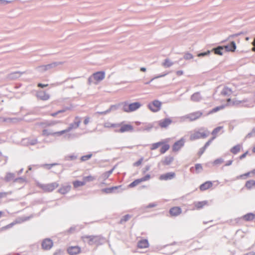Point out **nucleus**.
<instances>
[{
    "label": "nucleus",
    "instance_id": "1",
    "mask_svg": "<svg viewBox=\"0 0 255 255\" xmlns=\"http://www.w3.org/2000/svg\"><path fill=\"white\" fill-rule=\"evenodd\" d=\"M84 242H87L90 246L95 245L97 246L103 245L106 242V239L101 235H86L82 237Z\"/></svg>",
    "mask_w": 255,
    "mask_h": 255
},
{
    "label": "nucleus",
    "instance_id": "2",
    "mask_svg": "<svg viewBox=\"0 0 255 255\" xmlns=\"http://www.w3.org/2000/svg\"><path fill=\"white\" fill-rule=\"evenodd\" d=\"M141 106L140 102H135L132 103H128L125 102L123 103V110L127 113H130L138 109Z\"/></svg>",
    "mask_w": 255,
    "mask_h": 255
},
{
    "label": "nucleus",
    "instance_id": "3",
    "mask_svg": "<svg viewBox=\"0 0 255 255\" xmlns=\"http://www.w3.org/2000/svg\"><path fill=\"white\" fill-rule=\"evenodd\" d=\"M105 77V73L104 71H101L96 72L92 74L88 78V82L89 84L92 83L96 84V82H100L103 80Z\"/></svg>",
    "mask_w": 255,
    "mask_h": 255
},
{
    "label": "nucleus",
    "instance_id": "4",
    "mask_svg": "<svg viewBox=\"0 0 255 255\" xmlns=\"http://www.w3.org/2000/svg\"><path fill=\"white\" fill-rule=\"evenodd\" d=\"M61 64L62 63L60 62H54L47 65H43L37 66L36 68V70L39 72L44 73L46 71H49L55 68L56 66Z\"/></svg>",
    "mask_w": 255,
    "mask_h": 255
},
{
    "label": "nucleus",
    "instance_id": "5",
    "mask_svg": "<svg viewBox=\"0 0 255 255\" xmlns=\"http://www.w3.org/2000/svg\"><path fill=\"white\" fill-rule=\"evenodd\" d=\"M161 104L162 103L160 101L155 100L148 103L147 107L151 111L155 113L160 110Z\"/></svg>",
    "mask_w": 255,
    "mask_h": 255
},
{
    "label": "nucleus",
    "instance_id": "6",
    "mask_svg": "<svg viewBox=\"0 0 255 255\" xmlns=\"http://www.w3.org/2000/svg\"><path fill=\"white\" fill-rule=\"evenodd\" d=\"M59 186L56 182L49 184H41L39 187L45 192H51Z\"/></svg>",
    "mask_w": 255,
    "mask_h": 255
},
{
    "label": "nucleus",
    "instance_id": "7",
    "mask_svg": "<svg viewBox=\"0 0 255 255\" xmlns=\"http://www.w3.org/2000/svg\"><path fill=\"white\" fill-rule=\"evenodd\" d=\"M185 142V138L182 137L179 140L174 142L172 147L173 151L176 152L179 151L184 145Z\"/></svg>",
    "mask_w": 255,
    "mask_h": 255
},
{
    "label": "nucleus",
    "instance_id": "8",
    "mask_svg": "<svg viewBox=\"0 0 255 255\" xmlns=\"http://www.w3.org/2000/svg\"><path fill=\"white\" fill-rule=\"evenodd\" d=\"M53 245V242L50 239H45L41 243L42 249L44 250H49L52 247Z\"/></svg>",
    "mask_w": 255,
    "mask_h": 255
},
{
    "label": "nucleus",
    "instance_id": "9",
    "mask_svg": "<svg viewBox=\"0 0 255 255\" xmlns=\"http://www.w3.org/2000/svg\"><path fill=\"white\" fill-rule=\"evenodd\" d=\"M223 46L225 52H233L235 51L237 48V46L234 41H232L229 44Z\"/></svg>",
    "mask_w": 255,
    "mask_h": 255
},
{
    "label": "nucleus",
    "instance_id": "10",
    "mask_svg": "<svg viewBox=\"0 0 255 255\" xmlns=\"http://www.w3.org/2000/svg\"><path fill=\"white\" fill-rule=\"evenodd\" d=\"M133 130L132 126L129 124H125L121 126L119 129H116L115 132L123 133L125 132L131 131Z\"/></svg>",
    "mask_w": 255,
    "mask_h": 255
},
{
    "label": "nucleus",
    "instance_id": "11",
    "mask_svg": "<svg viewBox=\"0 0 255 255\" xmlns=\"http://www.w3.org/2000/svg\"><path fill=\"white\" fill-rule=\"evenodd\" d=\"M207 136V134L204 132H201L200 131H195L194 133L192 134L190 136V139L191 140H194L200 138H204Z\"/></svg>",
    "mask_w": 255,
    "mask_h": 255
},
{
    "label": "nucleus",
    "instance_id": "12",
    "mask_svg": "<svg viewBox=\"0 0 255 255\" xmlns=\"http://www.w3.org/2000/svg\"><path fill=\"white\" fill-rule=\"evenodd\" d=\"M202 115V113L200 111H197L185 116L187 119H189L190 121H193L199 119Z\"/></svg>",
    "mask_w": 255,
    "mask_h": 255
},
{
    "label": "nucleus",
    "instance_id": "13",
    "mask_svg": "<svg viewBox=\"0 0 255 255\" xmlns=\"http://www.w3.org/2000/svg\"><path fill=\"white\" fill-rule=\"evenodd\" d=\"M25 72L16 71L12 72L6 76V79L9 80H14L20 77Z\"/></svg>",
    "mask_w": 255,
    "mask_h": 255
},
{
    "label": "nucleus",
    "instance_id": "14",
    "mask_svg": "<svg viewBox=\"0 0 255 255\" xmlns=\"http://www.w3.org/2000/svg\"><path fill=\"white\" fill-rule=\"evenodd\" d=\"M158 123L160 128H166L172 123V121L170 118H165L159 121Z\"/></svg>",
    "mask_w": 255,
    "mask_h": 255
},
{
    "label": "nucleus",
    "instance_id": "15",
    "mask_svg": "<svg viewBox=\"0 0 255 255\" xmlns=\"http://www.w3.org/2000/svg\"><path fill=\"white\" fill-rule=\"evenodd\" d=\"M175 177V173L170 172L160 175L159 178L160 180H169L173 179Z\"/></svg>",
    "mask_w": 255,
    "mask_h": 255
},
{
    "label": "nucleus",
    "instance_id": "16",
    "mask_svg": "<svg viewBox=\"0 0 255 255\" xmlns=\"http://www.w3.org/2000/svg\"><path fill=\"white\" fill-rule=\"evenodd\" d=\"M81 252V248L78 246H71L67 249V252L70 255H76Z\"/></svg>",
    "mask_w": 255,
    "mask_h": 255
},
{
    "label": "nucleus",
    "instance_id": "17",
    "mask_svg": "<svg viewBox=\"0 0 255 255\" xmlns=\"http://www.w3.org/2000/svg\"><path fill=\"white\" fill-rule=\"evenodd\" d=\"M169 214L171 216H177L182 212L181 208L179 207H173L170 209Z\"/></svg>",
    "mask_w": 255,
    "mask_h": 255
},
{
    "label": "nucleus",
    "instance_id": "18",
    "mask_svg": "<svg viewBox=\"0 0 255 255\" xmlns=\"http://www.w3.org/2000/svg\"><path fill=\"white\" fill-rule=\"evenodd\" d=\"M36 96L38 98L43 101H46L50 98L49 95L43 91L38 92L36 94Z\"/></svg>",
    "mask_w": 255,
    "mask_h": 255
},
{
    "label": "nucleus",
    "instance_id": "19",
    "mask_svg": "<svg viewBox=\"0 0 255 255\" xmlns=\"http://www.w3.org/2000/svg\"><path fill=\"white\" fill-rule=\"evenodd\" d=\"M216 138V136H213L210 140L206 142L203 147L201 148L198 151V154L201 156L205 151L206 149L210 145L213 140Z\"/></svg>",
    "mask_w": 255,
    "mask_h": 255
},
{
    "label": "nucleus",
    "instance_id": "20",
    "mask_svg": "<svg viewBox=\"0 0 255 255\" xmlns=\"http://www.w3.org/2000/svg\"><path fill=\"white\" fill-rule=\"evenodd\" d=\"M22 142L24 145H34L37 143V139L25 138L22 140Z\"/></svg>",
    "mask_w": 255,
    "mask_h": 255
},
{
    "label": "nucleus",
    "instance_id": "21",
    "mask_svg": "<svg viewBox=\"0 0 255 255\" xmlns=\"http://www.w3.org/2000/svg\"><path fill=\"white\" fill-rule=\"evenodd\" d=\"M149 243L147 239H142L137 243V247L140 249L146 248L148 247Z\"/></svg>",
    "mask_w": 255,
    "mask_h": 255
},
{
    "label": "nucleus",
    "instance_id": "22",
    "mask_svg": "<svg viewBox=\"0 0 255 255\" xmlns=\"http://www.w3.org/2000/svg\"><path fill=\"white\" fill-rule=\"evenodd\" d=\"M190 99L194 102H198L202 99V97L201 96L200 92H198L192 94L191 96Z\"/></svg>",
    "mask_w": 255,
    "mask_h": 255
},
{
    "label": "nucleus",
    "instance_id": "23",
    "mask_svg": "<svg viewBox=\"0 0 255 255\" xmlns=\"http://www.w3.org/2000/svg\"><path fill=\"white\" fill-rule=\"evenodd\" d=\"M211 51L213 52L215 54L220 56L223 55V52L224 51L223 49V46L221 45L213 48Z\"/></svg>",
    "mask_w": 255,
    "mask_h": 255
},
{
    "label": "nucleus",
    "instance_id": "24",
    "mask_svg": "<svg viewBox=\"0 0 255 255\" xmlns=\"http://www.w3.org/2000/svg\"><path fill=\"white\" fill-rule=\"evenodd\" d=\"M71 188V186L70 184L64 185L59 189L58 192L62 194H65L70 190Z\"/></svg>",
    "mask_w": 255,
    "mask_h": 255
},
{
    "label": "nucleus",
    "instance_id": "25",
    "mask_svg": "<svg viewBox=\"0 0 255 255\" xmlns=\"http://www.w3.org/2000/svg\"><path fill=\"white\" fill-rule=\"evenodd\" d=\"M212 185H213L212 182L211 181H206V182L203 183V184H202L200 186L199 188H200V190L204 191V190L208 189L209 188L211 187L212 186Z\"/></svg>",
    "mask_w": 255,
    "mask_h": 255
},
{
    "label": "nucleus",
    "instance_id": "26",
    "mask_svg": "<svg viewBox=\"0 0 255 255\" xmlns=\"http://www.w3.org/2000/svg\"><path fill=\"white\" fill-rule=\"evenodd\" d=\"M255 218V214L253 213H248L243 216V219L246 221H251Z\"/></svg>",
    "mask_w": 255,
    "mask_h": 255
},
{
    "label": "nucleus",
    "instance_id": "27",
    "mask_svg": "<svg viewBox=\"0 0 255 255\" xmlns=\"http://www.w3.org/2000/svg\"><path fill=\"white\" fill-rule=\"evenodd\" d=\"M174 160V157L172 156L169 155L165 157V159L162 161L164 165H168L172 162Z\"/></svg>",
    "mask_w": 255,
    "mask_h": 255
},
{
    "label": "nucleus",
    "instance_id": "28",
    "mask_svg": "<svg viewBox=\"0 0 255 255\" xmlns=\"http://www.w3.org/2000/svg\"><path fill=\"white\" fill-rule=\"evenodd\" d=\"M232 93L231 89L225 87L221 92V95L223 96H230Z\"/></svg>",
    "mask_w": 255,
    "mask_h": 255
},
{
    "label": "nucleus",
    "instance_id": "29",
    "mask_svg": "<svg viewBox=\"0 0 255 255\" xmlns=\"http://www.w3.org/2000/svg\"><path fill=\"white\" fill-rule=\"evenodd\" d=\"M241 148V145L238 144L232 147L230 149V151L234 154H236L240 151Z\"/></svg>",
    "mask_w": 255,
    "mask_h": 255
},
{
    "label": "nucleus",
    "instance_id": "30",
    "mask_svg": "<svg viewBox=\"0 0 255 255\" xmlns=\"http://www.w3.org/2000/svg\"><path fill=\"white\" fill-rule=\"evenodd\" d=\"M15 177V174L13 173L8 172L6 173L5 177H4V181L5 182H9L11 180H14Z\"/></svg>",
    "mask_w": 255,
    "mask_h": 255
},
{
    "label": "nucleus",
    "instance_id": "31",
    "mask_svg": "<svg viewBox=\"0 0 255 255\" xmlns=\"http://www.w3.org/2000/svg\"><path fill=\"white\" fill-rule=\"evenodd\" d=\"M114 169L115 167H113L111 170L103 173L101 175V178L104 180L107 179L110 176V175L113 173Z\"/></svg>",
    "mask_w": 255,
    "mask_h": 255
},
{
    "label": "nucleus",
    "instance_id": "32",
    "mask_svg": "<svg viewBox=\"0 0 255 255\" xmlns=\"http://www.w3.org/2000/svg\"><path fill=\"white\" fill-rule=\"evenodd\" d=\"M245 186L248 189H252L253 187H255V181L254 180H250L246 182Z\"/></svg>",
    "mask_w": 255,
    "mask_h": 255
},
{
    "label": "nucleus",
    "instance_id": "33",
    "mask_svg": "<svg viewBox=\"0 0 255 255\" xmlns=\"http://www.w3.org/2000/svg\"><path fill=\"white\" fill-rule=\"evenodd\" d=\"M225 108V105H222L219 106H217L215 107L214 108L212 109L209 112V114H211L216 112H217L218 111L223 110Z\"/></svg>",
    "mask_w": 255,
    "mask_h": 255
},
{
    "label": "nucleus",
    "instance_id": "34",
    "mask_svg": "<svg viewBox=\"0 0 255 255\" xmlns=\"http://www.w3.org/2000/svg\"><path fill=\"white\" fill-rule=\"evenodd\" d=\"M208 202L207 201H200L195 203V206L197 209H201L205 205H207Z\"/></svg>",
    "mask_w": 255,
    "mask_h": 255
},
{
    "label": "nucleus",
    "instance_id": "35",
    "mask_svg": "<svg viewBox=\"0 0 255 255\" xmlns=\"http://www.w3.org/2000/svg\"><path fill=\"white\" fill-rule=\"evenodd\" d=\"M174 63L172 62L169 59L166 58L164 60L162 63V65L165 68H169L173 65Z\"/></svg>",
    "mask_w": 255,
    "mask_h": 255
},
{
    "label": "nucleus",
    "instance_id": "36",
    "mask_svg": "<svg viewBox=\"0 0 255 255\" xmlns=\"http://www.w3.org/2000/svg\"><path fill=\"white\" fill-rule=\"evenodd\" d=\"M162 147L160 149V152L161 154H163L165 153L170 148V146L167 143H163V144L161 145Z\"/></svg>",
    "mask_w": 255,
    "mask_h": 255
},
{
    "label": "nucleus",
    "instance_id": "37",
    "mask_svg": "<svg viewBox=\"0 0 255 255\" xmlns=\"http://www.w3.org/2000/svg\"><path fill=\"white\" fill-rule=\"evenodd\" d=\"M131 217V216L129 214H127L124 216L119 222L120 224H123L124 223L128 221Z\"/></svg>",
    "mask_w": 255,
    "mask_h": 255
},
{
    "label": "nucleus",
    "instance_id": "38",
    "mask_svg": "<svg viewBox=\"0 0 255 255\" xmlns=\"http://www.w3.org/2000/svg\"><path fill=\"white\" fill-rule=\"evenodd\" d=\"M73 184L75 188H77L79 187L84 186L85 184V182L81 181L79 180H75L73 181Z\"/></svg>",
    "mask_w": 255,
    "mask_h": 255
},
{
    "label": "nucleus",
    "instance_id": "39",
    "mask_svg": "<svg viewBox=\"0 0 255 255\" xmlns=\"http://www.w3.org/2000/svg\"><path fill=\"white\" fill-rule=\"evenodd\" d=\"M142 182L140 178L136 179L134 180L133 181H132L131 183H130L128 185V187L129 188H133L137 185L140 183Z\"/></svg>",
    "mask_w": 255,
    "mask_h": 255
},
{
    "label": "nucleus",
    "instance_id": "40",
    "mask_svg": "<svg viewBox=\"0 0 255 255\" xmlns=\"http://www.w3.org/2000/svg\"><path fill=\"white\" fill-rule=\"evenodd\" d=\"M153 127V126L152 124H148L147 125H146L144 128H140L138 129V130L140 131H150Z\"/></svg>",
    "mask_w": 255,
    "mask_h": 255
},
{
    "label": "nucleus",
    "instance_id": "41",
    "mask_svg": "<svg viewBox=\"0 0 255 255\" xmlns=\"http://www.w3.org/2000/svg\"><path fill=\"white\" fill-rule=\"evenodd\" d=\"M164 141H161L156 143H154L152 144L151 149L155 150L157 149L159 146L163 144Z\"/></svg>",
    "mask_w": 255,
    "mask_h": 255
},
{
    "label": "nucleus",
    "instance_id": "42",
    "mask_svg": "<svg viewBox=\"0 0 255 255\" xmlns=\"http://www.w3.org/2000/svg\"><path fill=\"white\" fill-rule=\"evenodd\" d=\"M119 108L118 105H113L110 106V107L107 110V113H109L111 111H115L118 110Z\"/></svg>",
    "mask_w": 255,
    "mask_h": 255
},
{
    "label": "nucleus",
    "instance_id": "43",
    "mask_svg": "<svg viewBox=\"0 0 255 255\" xmlns=\"http://www.w3.org/2000/svg\"><path fill=\"white\" fill-rule=\"evenodd\" d=\"M77 158V156L75 155H66L64 157V160L66 161L74 160Z\"/></svg>",
    "mask_w": 255,
    "mask_h": 255
},
{
    "label": "nucleus",
    "instance_id": "44",
    "mask_svg": "<svg viewBox=\"0 0 255 255\" xmlns=\"http://www.w3.org/2000/svg\"><path fill=\"white\" fill-rule=\"evenodd\" d=\"M247 101H248V100L247 99H245L242 101L237 100H233L232 101V105L239 106L240 104L246 103Z\"/></svg>",
    "mask_w": 255,
    "mask_h": 255
},
{
    "label": "nucleus",
    "instance_id": "45",
    "mask_svg": "<svg viewBox=\"0 0 255 255\" xmlns=\"http://www.w3.org/2000/svg\"><path fill=\"white\" fill-rule=\"evenodd\" d=\"M195 169L196 173H200L203 169L202 165L200 163H197L195 165Z\"/></svg>",
    "mask_w": 255,
    "mask_h": 255
},
{
    "label": "nucleus",
    "instance_id": "46",
    "mask_svg": "<svg viewBox=\"0 0 255 255\" xmlns=\"http://www.w3.org/2000/svg\"><path fill=\"white\" fill-rule=\"evenodd\" d=\"M92 156V154H88L81 157L80 160L82 161H85L90 159Z\"/></svg>",
    "mask_w": 255,
    "mask_h": 255
},
{
    "label": "nucleus",
    "instance_id": "47",
    "mask_svg": "<svg viewBox=\"0 0 255 255\" xmlns=\"http://www.w3.org/2000/svg\"><path fill=\"white\" fill-rule=\"evenodd\" d=\"M168 74V73H166L164 74H161V75H157L153 78H152L148 82H146L145 83V84L146 85H148L149 84L151 81H152L153 80H154V79H157V78H161V77H163L165 76H166L167 74Z\"/></svg>",
    "mask_w": 255,
    "mask_h": 255
},
{
    "label": "nucleus",
    "instance_id": "48",
    "mask_svg": "<svg viewBox=\"0 0 255 255\" xmlns=\"http://www.w3.org/2000/svg\"><path fill=\"white\" fill-rule=\"evenodd\" d=\"M223 128V127L222 126H219L215 128L212 131V134L213 136H215V135Z\"/></svg>",
    "mask_w": 255,
    "mask_h": 255
},
{
    "label": "nucleus",
    "instance_id": "49",
    "mask_svg": "<svg viewBox=\"0 0 255 255\" xmlns=\"http://www.w3.org/2000/svg\"><path fill=\"white\" fill-rule=\"evenodd\" d=\"M95 179V177H94L91 175H89V176H85L84 177V181L85 182V183L86 182L92 181Z\"/></svg>",
    "mask_w": 255,
    "mask_h": 255
},
{
    "label": "nucleus",
    "instance_id": "50",
    "mask_svg": "<svg viewBox=\"0 0 255 255\" xmlns=\"http://www.w3.org/2000/svg\"><path fill=\"white\" fill-rule=\"evenodd\" d=\"M42 135L44 136H48L50 135H54V132L49 131L47 129H44L42 130Z\"/></svg>",
    "mask_w": 255,
    "mask_h": 255
},
{
    "label": "nucleus",
    "instance_id": "51",
    "mask_svg": "<svg viewBox=\"0 0 255 255\" xmlns=\"http://www.w3.org/2000/svg\"><path fill=\"white\" fill-rule=\"evenodd\" d=\"M224 160L222 158H218L216 159H215L213 162L214 165H219L221 164L224 162Z\"/></svg>",
    "mask_w": 255,
    "mask_h": 255
},
{
    "label": "nucleus",
    "instance_id": "52",
    "mask_svg": "<svg viewBox=\"0 0 255 255\" xmlns=\"http://www.w3.org/2000/svg\"><path fill=\"white\" fill-rule=\"evenodd\" d=\"M74 122H75V125L77 127H79V125L81 122V118L78 116H77L75 118Z\"/></svg>",
    "mask_w": 255,
    "mask_h": 255
},
{
    "label": "nucleus",
    "instance_id": "53",
    "mask_svg": "<svg viewBox=\"0 0 255 255\" xmlns=\"http://www.w3.org/2000/svg\"><path fill=\"white\" fill-rule=\"evenodd\" d=\"M57 165H58V163H52V164H44L41 165L40 166L41 167H47L48 169H50L53 166H54Z\"/></svg>",
    "mask_w": 255,
    "mask_h": 255
},
{
    "label": "nucleus",
    "instance_id": "54",
    "mask_svg": "<svg viewBox=\"0 0 255 255\" xmlns=\"http://www.w3.org/2000/svg\"><path fill=\"white\" fill-rule=\"evenodd\" d=\"M25 181V178H23L22 177L14 178L13 180L14 182L23 183Z\"/></svg>",
    "mask_w": 255,
    "mask_h": 255
},
{
    "label": "nucleus",
    "instance_id": "55",
    "mask_svg": "<svg viewBox=\"0 0 255 255\" xmlns=\"http://www.w3.org/2000/svg\"><path fill=\"white\" fill-rule=\"evenodd\" d=\"M211 52V50H207L206 52H200L198 54L197 56L198 57H204V56H206L209 55Z\"/></svg>",
    "mask_w": 255,
    "mask_h": 255
},
{
    "label": "nucleus",
    "instance_id": "56",
    "mask_svg": "<svg viewBox=\"0 0 255 255\" xmlns=\"http://www.w3.org/2000/svg\"><path fill=\"white\" fill-rule=\"evenodd\" d=\"M11 193V191L0 192V199L6 197L8 195H10Z\"/></svg>",
    "mask_w": 255,
    "mask_h": 255
},
{
    "label": "nucleus",
    "instance_id": "57",
    "mask_svg": "<svg viewBox=\"0 0 255 255\" xmlns=\"http://www.w3.org/2000/svg\"><path fill=\"white\" fill-rule=\"evenodd\" d=\"M69 131H69V130H68V128H66L64 130L54 132V135L55 134H57L58 135H62V134H64L65 133L68 132Z\"/></svg>",
    "mask_w": 255,
    "mask_h": 255
},
{
    "label": "nucleus",
    "instance_id": "58",
    "mask_svg": "<svg viewBox=\"0 0 255 255\" xmlns=\"http://www.w3.org/2000/svg\"><path fill=\"white\" fill-rule=\"evenodd\" d=\"M79 127H77L76 125H75V122H73L71 123L69 127H68V130H69V131L73 129H75L78 128Z\"/></svg>",
    "mask_w": 255,
    "mask_h": 255
},
{
    "label": "nucleus",
    "instance_id": "59",
    "mask_svg": "<svg viewBox=\"0 0 255 255\" xmlns=\"http://www.w3.org/2000/svg\"><path fill=\"white\" fill-rule=\"evenodd\" d=\"M184 58L186 60H189L193 58V55L190 53H186L184 55Z\"/></svg>",
    "mask_w": 255,
    "mask_h": 255
},
{
    "label": "nucleus",
    "instance_id": "60",
    "mask_svg": "<svg viewBox=\"0 0 255 255\" xmlns=\"http://www.w3.org/2000/svg\"><path fill=\"white\" fill-rule=\"evenodd\" d=\"M150 178V175L149 174H146L145 176L141 178L140 179L142 182L147 181Z\"/></svg>",
    "mask_w": 255,
    "mask_h": 255
},
{
    "label": "nucleus",
    "instance_id": "61",
    "mask_svg": "<svg viewBox=\"0 0 255 255\" xmlns=\"http://www.w3.org/2000/svg\"><path fill=\"white\" fill-rule=\"evenodd\" d=\"M251 174V172H247L244 174H242V175H241L239 176H238L237 177V179H239V178H244V177H248L250 175V174Z\"/></svg>",
    "mask_w": 255,
    "mask_h": 255
},
{
    "label": "nucleus",
    "instance_id": "62",
    "mask_svg": "<svg viewBox=\"0 0 255 255\" xmlns=\"http://www.w3.org/2000/svg\"><path fill=\"white\" fill-rule=\"evenodd\" d=\"M142 160H143V158H140L139 160H138L137 161H136L135 162H134L133 163V166H138L140 165L141 164Z\"/></svg>",
    "mask_w": 255,
    "mask_h": 255
},
{
    "label": "nucleus",
    "instance_id": "63",
    "mask_svg": "<svg viewBox=\"0 0 255 255\" xmlns=\"http://www.w3.org/2000/svg\"><path fill=\"white\" fill-rule=\"evenodd\" d=\"M150 167H151V165H146L145 167L144 168H143V169H142L143 173L144 174L146 172L149 170V169H150Z\"/></svg>",
    "mask_w": 255,
    "mask_h": 255
},
{
    "label": "nucleus",
    "instance_id": "64",
    "mask_svg": "<svg viewBox=\"0 0 255 255\" xmlns=\"http://www.w3.org/2000/svg\"><path fill=\"white\" fill-rule=\"evenodd\" d=\"M121 187V186H113L111 187H109L110 191L111 193H113L115 190L120 188Z\"/></svg>",
    "mask_w": 255,
    "mask_h": 255
}]
</instances>
